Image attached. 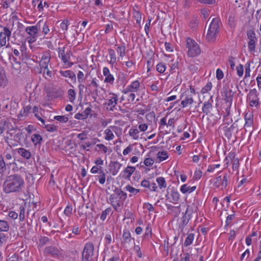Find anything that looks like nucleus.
Masks as SVG:
<instances>
[{
    "label": "nucleus",
    "mask_w": 261,
    "mask_h": 261,
    "mask_svg": "<svg viewBox=\"0 0 261 261\" xmlns=\"http://www.w3.org/2000/svg\"><path fill=\"white\" fill-rule=\"evenodd\" d=\"M24 180L18 174H13L7 177L3 184V190L5 193L19 192L23 188Z\"/></svg>",
    "instance_id": "obj_1"
},
{
    "label": "nucleus",
    "mask_w": 261,
    "mask_h": 261,
    "mask_svg": "<svg viewBox=\"0 0 261 261\" xmlns=\"http://www.w3.org/2000/svg\"><path fill=\"white\" fill-rule=\"evenodd\" d=\"M127 194L119 188H115L113 194L109 198L110 203L115 211L120 212V207L123 205L124 200L126 199Z\"/></svg>",
    "instance_id": "obj_2"
},
{
    "label": "nucleus",
    "mask_w": 261,
    "mask_h": 261,
    "mask_svg": "<svg viewBox=\"0 0 261 261\" xmlns=\"http://www.w3.org/2000/svg\"><path fill=\"white\" fill-rule=\"evenodd\" d=\"M221 24L220 19L219 17L213 18L206 36V39L208 42H213L216 39Z\"/></svg>",
    "instance_id": "obj_3"
},
{
    "label": "nucleus",
    "mask_w": 261,
    "mask_h": 261,
    "mask_svg": "<svg viewBox=\"0 0 261 261\" xmlns=\"http://www.w3.org/2000/svg\"><path fill=\"white\" fill-rule=\"evenodd\" d=\"M188 48L187 55L190 57L197 56L200 54L201 50L198 44L193 39L188 38L186 41Z\"/></svg>",
    "instance_id": "obj_4"
},
{
    "label": "nucleus",
    "mask_w": 261,
    "mask_h": 261,
    "mask_svg": "<svg viewBox=\"0 0 261 261\" xmlns=\"http://www.w3.org/2000/svg\"><path fill=\"white\" fill-rule=\"evenodd\" d=\"M43 253L46 256H51L57 258H62L64 255L62 249L54 246L46 247L43 250Z\"/></svg>",
    "instance_id": "obj_5"
},
{
    "label": "nucleus",
    "mask_w": 261,
    "mask_h": 261,
    "mask_svg": "<svg viewBox=\"0 0 261 261\" xmlns=\"http://www.w3.org/2000/svg\"><path fill=\"white\" fill-rule=\"evenodd\" d=\"M94 245L91 242L87 243L82 252V257L81 261H93L94 254Z\"/></svg>",
    "instance_id": "obj_6"
},
{
    "label": "nucleus",
    "mask_w": 261,
    "mask_h": 261,
    "mask_svg": "<svg viewBox=\"0 0 261 261\" xmlns=\"http://www.w3.org/2000/svg\"><path fill=\"white\" fill-rule=\"evenodd\" d=\"M230 177V175L227 174H225L223 177L221 176H218L214 179L213 186L217 188H220L222 190L225 189Z\"/></svg>",
    "instance_id": "obj_7"
},
{
    "label": "nucleus",
    "mask_w": 261,
    "mask_h": 261,
    "mask_svg": "<svg viewBox=\"0 0 261 261\" xmlns=\"http://www.w3.org/2000/svg\"><path fill=\"white\" fill-rule=\"evenodd\" d=\"M65 47H64L62 49L61 48H59V56L61 58L62 61L66 64H67V67H70L73 64V63L69 62V60L70 58V57L72 56V53L71 51H67L66 53H65Z\"/></svg>",
    "instance_id": "obj_8"
},
{
    "label": "nucleus",
    "mask_w": 261,
    "mask_h": 261,
    "mask_svg": "<svg viewBox=\"0 0 261 261\" xmlns=\"http://www.w3.org/2000/svg\"><path fill=\"white\" fill-rule=\"evenodd\" d=\"M233 94L232 90L229 88L228 86L226 85L223 87V91L222 95L226 103L230 105L231 103Z\"/></svg>",
    "instance_id": "obj_9"
},
{
    "label": "nucleus",
    "mask_w": 261,
    "mask_h": 261,
    "mask_svg": "<svg viewBox=\"0 0 261 261\" xmlns=\"http://www.w3.org/2000/svg\"><path fill=\"white\" fill-rule=\"evenodd\" d=\"M192 212V211L190 210L189 206H188L185 214L181 218V222L179 223V228L181 229V231L183 230L184 227L186 226L189 222Z\"/></svg>",
    "instance_id": "obj_10"
},
{
    "label": "nucleus",
    "mask_w": 261,
    "mask_h": 261,
    "mask_svg": "<svg viewBox=\"0 0 261 261\" xmlns=\"http://www.w3.org/2000/svg\"><path fill=\"white\" fill-rule=\"evenodd\" d=\"M3 32L0 33V48L3 47L6 44V38L9 40L11 35V31L7 27H4Z\"/></svg>",
    "instance_id": "obj_11"
},
{
    "label": "nucleus",
    "mask_w": 261,
    "mask_h": 261,
    "mask_svg": "<svg viewBox=\"0 0 261 261\" xmlns=\"http://www.w3.org/2000/svg\"><path fill=\"white\" fill-rule=\"evenodd\" d=\"M109 166L110 172L113 176H115L118 173L119 170L122 166V164L117 161H111Z\"/></svg>",
    "instance_id": "obj_12"
},
{
    "label": "nucleus",
    "mask_w": 261,
    "mask_h": 261,
    "mask_svg": "<svg viewBox=\"0 0 261 261\" xmlns=\"http://www.w3.org/2000/svg\"><path fill=\"white\" fill-rule=\"evenodd\" d=\"M117 95L116 94L113 93L109 94V99L107 105L110 107V110L111 111H113L114 108L117 103Z\"/></svg>",
    "instance_id": "obj_13"
},
{
    "label": "nucleus",
    "mask_w": 261,
    "mask_h": 261,
    "mask_svg": "<svg viewBox=\"0 0 261 261\" xmlns=\"http://www.w3.org/2000/svg\"><path fill=\"white\" fill-rule=\"evenodd\" d=\"M92 110L90 107L86 108L82 113H79L75 115L74 118L79 120H84L88 118Z\"/></svg>",
    "instance_id": "obj_14"
},
{
    "label": "nucleus",
    "mask_w": 261,
    "mask_h": 261,
    "mask_svg": "<svg viewBox=\"0 0 261 261\" xmlns=\"http://www.w3.org/2000/svg\"><path fill=\"white\" fill-rule=\"evenodd\" d=\"M50 57L49 55H43L41 58V61L40 62V66L41 68H44V73L45 72V70L47 69L48 64L50 62Z\"/></svg>",
    "instance_id": "obj_15"
},
{
    "label": "nucleus",
    "mask_w": 261,
    "mask_h": 261,
    "mask_svg": "<svg viewBox=\"0 0 261 261\" xmlns=\"http://www.w3.org/2000/svg\"><path fill=\"white\" fill-rule=\"evenodd\" d=\"M135 170L136 168L135 167L128 166L123 171V177L125 179H129Z\"/></svg>",
    "instance_id": "obj_16"
},
{
    "label": "nucleus",
    "mask_w": 261,
    "mask_h": 261,
    "mask_svg": "<svg viewBox=\"0 0 261 261\" xmlns=\"http://www.w3.org/2000/svg\"><path fill=\"white\" fill-rule=\"evenodd\" d=\"M60 73L64 77H68L74 82L76 81V75L75 73L71 70L60 71Z\"/></svg>",
    "instance_id": "obj_17"
},
{
    "label": "nucleus",
    "mask_w": 261,
    "mask_h": 261,
    "mask_svg": "<svg viewBox=\"0 0 261 261\" xmlns=\"http://www.w3.org/2000/svg\"><path fill=\"white\" fill-rule=\"evenodd\" d=\"M196 188V186L191 187L190 186H188L187 184H184L181 187L180 190L184 194L186 193H191L195 191Z\"/></svg>",
    "instance_id": "obj_18"
},
{
    "label": "nucleus",
    "mask_w": 261,
    "mask_h": 261,
    "mask_svg": "<svg viewBox=\"0 0 261 261\" xmlns=\"http://www.w3.org/2000/svg\"><path fill=\"white\" fill-rule=\"evenodd\" d=\"M25 32L30 36H37V34L38 32V29L37 25L28 27L25 29Z\"/></svg>",
    "instance_id": "obj_19"
},
{
    "label": "nucleus",
    "mask_w": 261,
    "mask_h": 261,
    "mask_svg": "<svg viewBox=\"0 0 261 261\" xmlns=\"http://www.w3.org/2000/svg\"><path fill=\"white\" fill-rule=\"evenodd\" d=\"M18 153L26 159H29L31 156V152L23 148H20L18 149Z\"/></svg>",
    "instance_id": "obj_20"
},
{
    "label": "nucleus",
    "mask_w": 261,
    "mask_h": 261,
    "mask_svg": "<svg viewBox=\"0 0 261 261\" xmlns=\"http://www.w3.org/2000/svg\"><path fill=\"white\" fill-rule=\"evenodd\" d=\"M9 230V225L7 221L0 220V232H7Z\"/></svg>",
    "instance_id": "obj_21"
},
{
    "label": "nucleus",
    "mask_w": 261,
    "mask_h": 261,
    "mask_svg": "<svg viewBox=\"0 0 261 261\" xmlns=\"http://www.w3.org/2000/svg\"><path fill=\"white\" fill-rule=\"evenodd\" d=\"M31 140L35 145L40 144L42 141V137L38 134H35L32 136Z\"/></svg>",
    "instance_id": "obj_22"
},
{
    "label": "nucleus",
    "mask_w": 261,
    "mask_h": 261,
    "mask_svg": "<svg viewBox=\"0 0 261 261\" xmlns=\"http://www.w3.org/2000/svg\"><path fill=\"white\" fill-rule=\"evenodd\" d=\"M156 181L158 184L160 189L161 190L163 188H166V182L165 178H164L163 177H159L156 178Z\"/></svg>",
    "instance_id": "obj_23"
},
{
    "label": "nucleus",
    "mask_w": 261,
    "mask_h": 261,
    "mask_svg": "<svg viewBox=\"0 0 261 261\" xmlns=\"http://www.w3.org/2000/svg\"><path fill=\"white\" fill-rule=\"evenodd\" d=\"M6 164L4 160V158L2 155H0V174H3L6 170Z\"/></svg>",
    "instance_id": "obj_24"
},
{
    "label": "nucleus",
    "mask_w": 261,
    "mask_h": 261,
    "mask_svg": "<svg viewBox=\"0 0 261 261\" xmlns=\"http://www.w3.org/2000/svg\"><path fill=\"white\" fill-rule=\"evenodd\" d=\"M168 157L167 152L166 151H159L157 153V159L159 162L166 160Z\"/></svg>",
    "instance_id": "obj_25"
},
{
    "label": "nucleus",
    "mask_w": 261,
    "mask_h": 261,
    "mask_svg": "<svg viewBox=\"0 0 261 261\" xmlns=\"http://www.w3.org/2000/svg\"><path fill=\"white\" fill-rule=\"evenodd\" d=\"M3 157L4 158L5 162L8 167L14 163L15 160L13 159L10 153H7Z\"/></svg>",
    "instance_id": "obj_26"
},
{
    "label": "nucleus",
    "mask_w": 261,
    "mask_h": 261,
    "mask_svg": "<svg viewBox=\"0 0 261 261\" xmlns=\"http://www.w3.org/2000/svg\"><path fill=\"white\" fill-rule=\"evenodd\" d=\"M212 108V105L209 101H206L204 103L202 107V112L206 115H207L210 112L211 109Z\"/></svg>",
    "instance_id": "obj_27"
},
{
    "label": "nucleus",
    "mask_w": 261,
    "mask_h": 261,
    "mask_svg": "<svg viewBox=\"0 0 261 261\" xmlns=\"http://www.w3.org/2000/svg\"><path fill=\"white\" fill-rule=\"evenodd\" d=\"M109 55L110 57V60L109 61L110 63L113 65L114 63L116 61V57L115 55V52L113 49H109L108 50Z\"/></svg>",
    "instance_id": "obj_28"
},
{
    "label": "nucleus",
    "mask_w": 261,
    "mask_h": 261,
    "mask_svg": "<svg viewBox=\"0 0 261 261\" xmlns=\"http://www.w3.org/2000/svg\"><path fill=\"white\" fill-rule=\"evenodd\" d=\"M194 233H190L188 235L186 239V240L184 242V246L185 247H187L190 245L194 240Z\"/></svg>",
    "instance_id": "obj_29"
},
{
    "label": "nucleus",
    "mask_w": 261,
    "mask_h": 261,
    "mask_svg": "<svg viewBox=\"0 0 261 261\" xmlns=\"http://www.w3.org/2000/svg\"><path fill=\"white\" fill-rule=\"evenodd\" d=\"M258 94L257 93L256 89H253L250 90L249 93L247 96V99H251L252 98H256L258 97Z\"/></svg>",
    "instance_id": "obj_30"
},
{
    "label": "nucleus",
    "mask_w": 261,
    "mask_h": 261,
    "mask_svg": "<svg viewBox=\"0 0 261 261\" xmlns=\"http://www.w3.org/2000/svg\"><path fill=\"white\" fill-rule=\"evenodd\" d=\"M8 83V80L5 74V72L0 74V87H5Z\"/></svg>",
    "instance_id": "obj_31"
},
{
    "label": "nucleus",
    "mask_w": 261,
    "mask_h": 261,
    "mask_svg": "<svg viewBox=\"0 0 261 261\" xmlns=\"http://www.w3.org/2000/svg\"><path fill=\"white\" fill-rule=\"evenodd\" d=\"M194 100L192 97L186 96L184 100H182L181 104L182 107H186L188 105H191L193 102Z\"/></svg>",
    "instance_id": "obj_32"
},
{
    "label": "nucleus",
    "mask_w": 261,
    "mask_h": 261,
    "mask_svg": "<svg viewBox=\"0 0 261 261\" xmlns=\"http://www.w3.org/2000/svg\"><path fill=\"white\" fill-rule=\"evenodd\" d=\"M171 196L173 203L177 202L179 199V194L177 191L172 190L171 191Z\"/></svg>",
    "instance_id": "obj_33"
},
{
    "label": "nucleus",
    "mask_w": 261,
    "mask_h": 261,
    "mask_svg": "<svg viewBox=\"0 0 261 261\" xmlns=\"http://www.w3.org/2000/svg\"><path fill=\"white\" fill-rule=\"evenodd\" d=\"M257 40H249L248 43V49L249 51L252 52L254 51L255 49V44Z\"/></svg>",
    "instance_id": "obj_34"
},
{
    "label": "nucleus",
    "mask_w": 261,
    "mask_h": 261,
    "mask_svg": "<svg viewBox=\"0 0 261 261\" xmlns=\"http://www.w3.org/2000/svg\"><path fill=\"white\" fill-rule=\"evenodd\" d=\"M105 134H106V137H105V139L106 140H107L108 141H110V140H113L114 139V135L113 134V133H112V132L111 131V129H107L105 131Z\"/></svg>",
    "instance_id": "obj_35"
},
{
    "label": "nucleus",
    "mask_w": 261,
    "mask_h": 261,
    "mask_svg": "<svg viewBox=\"0 0 261 261\" xmlns=\"http://www.w3.org/2000/svg\"><path fill=\"white\" fill-rule=\"evenodd\" d=\"M125 189L126 191H128L129 193L134 195H136L138 193L140 192L139 189L134 188L129 185H127L125 187Z\"/></svg>",
    "instance_id": "obj_36"
},
{
    "label": "nucleus",
    "mask_w": 261,
    "mask_h": 261,
    "mask_svg": "<svg viewBox=\"0 0 261 261\" xmlns=\"http://www.w3.org/2000/svg\"><path fill=\"white\" fill-rule=\"evenodd\" d=\"M130 88H131L134 92H136L138 90L140 87V83L138 80L133 82L129 85Z\"/></svg>",
    "instance_id": "obj_37"
},
{
    "label": "nucleus",
    "mask_w": 261,
    "mask_h": 261,
    "mask_svg": "<svg viewBox=\"0 0 261 261\" xmlns=\"http://www.w3.org/2000/svg\"><path fill=\"white\" fill-rule=\"evenodd\" d=\"M99 175L98 176L99 182L100 184H104L106 181V174L102 170H100Z\"/></svg>",
    "instance_id": "obj_38"
},
{
    "label": "nucleus",
    "mask_w": 261,
    "mask_h": 261,
    "mask_svg": "<svg viewBox=\"0 0 261 261\" xmlns=\"http://www.w3.org/2000/svg\"><path fill=\"white\" fill-rule=\"evenodd\" d=\"M139 133L137 128H132L129 132V135L132 137L135 140H137L139 138L138 134Z\"/></svg>",
    "instance_id": "obj_39"
},
{
    "label": "nucleus",
    "mask_w": 261,
    "mask_h": 261,
    "mask_svg": "<svg viewBox=\"0 0 261 261\" xmlns=\"http://www.w3.org/2000/svg\"><path fill=\"white\" fill-rule=\"evenodd\" d=\"M112 212L111 207L106 208L105 211L102 212V214L100 217V218L102 220H105L106 219L107 216Z\"/></svg>",
    "instance_id": "obj_40"
},
{
    "label": "nucleus",
    "mask_w": 261,
    "mask_h": 261,
    "mask_svg": "<svg viewBox=\"0 0 261 261\" xmlns=\"http://www.w3.org/2000/svg\"><path fill=\"white\" fill-rule=\"evenodd\" d=\"M25 218V209L23 206H20L19 207V219L20 221H23Z\"/></svg>",
    "instance_id": "obj_41"
},
{
    "label": "nucleus",
    "mask_w": 261,
    "mask_h": 261,
    "mask_svg": "<svg viewBox=\"0 0 261 261\" xmlns=\"http://www.w3.org/2000/svg\"><path fill=\"white\" fill-rule=\"evenodd\" d=\"M117 51L121 57H123L125 55V47L123 45L117 47Z\"/></svg>",
    "instance_id": "obj_42"
},
{
    "label": "nucleus",
    "mask_w": 261,
    "mask_h": 261,
    "mask_svg": "<svg viewBox=\"0 0 261 261\" xmlns=\"http://www.w3.org/2000/svg\"><path fill=\"white\" fill-rule=\"evenodd\" d=\"M54 119L61 123H65L68 120V117L66 116H56Z\"/></svg>",
    "instance_id": "obj_43"
},
{
    "label": "nucleus",
    "mask_w": 261,
    "mask_h": 261,
    "mask_svg": "<svg viewBox=\"0 0 261 261\" xmlns=\"http://www.w3.org/2000/svg\"><path fill=\"white\" fill-rule=\"evenodd\" d=\"M212 87V84L211 82H208L207 83V84L202 88L201 89V93L204 94L205 93L208 91H210Z\"/></svg>",
    "instance_id": "obj_44"
},
{
    "label": "nucleus",
    "mask_w": 261,
    "mask_h": 261,
    "mask_svg": "<svg viewBox=\"0 0 261 261\" xmlns=\"http://www.w3.org/2000/svg\"><path fill=\"white\" fill-rule=\"evenodd\" d=\"M224 132L225 136L228 139H230L232 136L231 132L232 131L229 127L225 126L224 127Z\"/></svg>",
    "instance_id": "obj_45"
},
{
    "label": "nucleus",
    "mask_w": 261,
    "mask_h": 261,
    "mask_svg": "<svg viewBox=\"0 0 261 261\" xmlns=\"http://www.w3.org/2000/svg\"><path fill=\"white\" fill-rule=\"evenodd\" d=\"M68 94L70 101L73 102L75 97V92L74 90L71 89H69L68 91Z\"/></svg>",
    "instance_id": "obj_46"
},
{
    "label": "nucleus",
    "mask_w": 261,
    "mask_h": 261,
    "mask_svg": "<svg viewBox=\"0 0 261 261\" xmlns=\"http://www.w3.org/2000/svg\"><path fill=\"white\" fill-rule=\"evenodd\" d=\"M247 35L248 39L249 40H257V38L255 36V34L252 30H250L247 31Z\"/></svg>",
    "instance_id": "obj_47"
},
{
    "label": "nucleus",
    "mask_w": 261,
    "mask_h": 261,
    "mask_svg": "<svg viewBox=\"0 0 261 261\" xmlns=\"http://www.w3.org/2000/svg\"><path fill=\"white\" fill-rule=\"evenodd\" d=\"M250 101L249 106L253 107L254 106L257 107L259 104V98H252L251 99H247Z\"/></svg>",
    "instance_id": "obj_48"
},
{
    "label": "nucleus",
    "mask_w": 261,
    "mask_h": 261,
    "mask_svg": "<svg viewBox=\"0 0 261 261\" xmlns=\"http://www.w3.org/2000/svg\"><path fill=\"white\" fill-rule=\"evenodd\" d=\"M44 125L45 128L48 132H54L57 130V127L54 124H45Z\"/></svg>",
    "instance_id": "obj_49"
},
{
    "label": "nucleus",
    "mask_w": 261,
    "mask_h": 261,
    "mask_svg": "<svg viewBox=\"0 0 261 261\" xmlns=\"http://www.w3.org/2000/svg\"><path fill=\"white\" fill-rule=\"evenodd\" d=\"M122 237L126 242H129L130 241V234L128 230H125L123 232Z\"/></svg>",
    "instance_id": "obj_50"
},
{
    "label": "nucleus",
    "mask_w": 261,
    "mask_h": 261,
    "mask_svg": "<svg viewBox=\"0 0 261 261\" xmlns=\"http://www.w3.org/2000/svg\"><path fill=\"white\" fill-rule=\"evenodd\" d=\"M134 17L136 19V22L138 24H140L141 21V14L139 12L135 11L133 13Z\"/></svg>",
    "instance_id": "obj_51"
},
{
    "label": "nucleus",
    "mask_w": 261,
    "mask_h": 261,
    "mask_svg": "<svg viewBox=\"0 0 261 261\" xmlns=\"http://www.w3.org/2000/svg\"><path fill=\"white\" fill-rule=\"evenodd\" d=\"M49 241V239L48 237H41L39 239V245L43 246L47 244Z\"/></svg>",
    "instance_id": "obj_52"
},
{
    "label": "nucleus",
    "mask_w": 261,
    "mask_h": 261,
    "mask_svg": "<svg viewBox=\"0 0 261 261\" xmlns=\"http://www.w3.org/2000/svg\"><path fill=\"white\" fill-rule=\"evenodd\" d=\"M112 238L114 239V235L113 233L107 234L105 238L106 244H110L112 242Z\"/></svg>",
    "instance_id": "obj_53"
},
{
    "label": "nucleus",
    "mask_w": 261,
    "mask_h": 261,
    "mask_svg": "<svg viewBox=\"0 0 261 261\" xmlns=\"http://www.w3.org/2000/svg\"><path fill=\"white\" fill-rule=\"evenodd\" d=\"M166 69V66L164 64L162 63H159L156 65V70L158 72L160 73H163Z\"/></svg>",
    "instance_id": "obj_54"
},
{
    "label": "nucleus",
    "mask_w": 261,
    "mask_h": 261,
    "mask_svg": "<svg viewBox=\"0 0 261 261\" xmlns=\"http://www.w3.org/2000/svg\"><path fill=\"white\" fill-rule=\"evenodd\" d=\"M69 25L68 20H64L62 21L60 24L61 28L63 31H67Z\"/></svg>",
    "instance_id": "obj_55"
},
{
    "label": "nucleus",
    "mask_w": 261,
    "mask_h": 261,
    "mask_svg": "<svg viewBox=\"0 0 261 261\" xmlns=\"http://www.w3.org/2000/svg\"><path fill=\"white\" fill-rule=\"evenodd\" d=\"M236 69L238 75L239 76H242L244 73V68L243 65L240 64L237 67Z\"/></svg>",
    "instance_id": "obj_56"
},
{
    "label": "nucleus",
    "mask_w": 261,
    "mask_h": 261,
    "mask_svg": "<svg viewBox=\"0 0 261 261\" xmlns=\"http://www.w3.org/2000/svg\"><path fill=\"white\" fill-rule=\"evenodd\" d=\"M153 163H154L153 160L152 159L149 158L145 159L144 161V164H145V166H146L147 167L151 166V165H153Z\"/></svg>",
    "instance_id": "obj_57"
},
{
    "label": "nucleus",
    "mask_w": 261,
    "mask_h": 261,
    "mask_svg": "<svg viewBox=\"0 0 261 261\" xmlns=\"http://www.w3.org/2000/svg\"><path fill=\"white\" fill-rule=\"evenodd\" d=\"M141 185L144 187L147 188L151 191V182L147 180H143L141 184Z\"/></svg>",
    "instance_id": "obj_58"
},
{
    "label": "nucleus",
    "mask_w": 261,
    "mask_h": 261,
    "mask_svg": "<svg viewBox=\"0 0 261 261\" xmlns=\"http://www.w3.org/2000/svg\"><path fill=\"white\" fill-rule=\"evenodd\" d=\"M72 207L71 205H68L64 210V213L67 216H69L72 214Z\"/></svg>",
    "instance_id": "obj_59"
},
{
    "label": "nucleus",
    "mask_w": 261,
    "mask_h": 261,
    "mask_svg": "<svg viewBox=\"0 0 261 261\" xmlns=\"http://www.w3.org/2000/svg\"><path fill=\"white\" fill-rule=\"evenodd\" d=\"M100 170H102V168L101 166L99 167L98 166H94L91 169V172L93 174L99 173Z\"/></svg>",
    "instance_id": "obj_60"
},
{
    "label": "nucleus",
    "mask_w": 261,
    "mask_h": 261,
    "mask_svg": "<svg viewBox=\"0 0 261 261\" xmlns=\"http://www.w3.org/2000/svg\"><path fill=\"white\" fill-rule=\"evenodd\" d=\"M224 74L222 70L218 68L216 71V77L218 80H221L223 78Z\"/></svg>",
    "instance_id": "obj_61"
},
{
    "label": "nucleus",
    "mask_w": 261,
    "mask_h": 261,
    "mask_svg": "<svg viewBox=\"0 0 261 261\" xmlns=\"http://www.w3.org/2000/svg\"><path fill=\"white\" fill-rule=\"evenodd\" d=\"M114 81V77L111 74L106 76L105 82L106 83H113Z\"/></svg>",
    "instance_id": "obj_62"
},
{
    "label": "nucleus",
    "mask_w": 261,
    "mask_h": 261,
    "mask_svg": "<svg viewBox=\"0 0 261 261\" xmlns=\"http://www.w3.org/2000/svg\"><path fill=\"white\" fill-rule=\"evenodd\" d=\"M7 261H19L18 255L16 254H13L11 256H9Z\"/></svg>",
    "instance_id": "obj_63"
},
{
    "label": "nucleus",
    "mask_w": 261,
    "mask_h": 261,
    "mask_svg": "<svg viewBox=\"0 0 261 261\" xmlns=\"http://www.w3.org/2000/svg\"><path fill=\"white\" fill-rule=\"evenodd\" d=\"M202 176V172L200 170H196L194 173V179L195 180L199 179Z\"/></svg>",
    "instance_id": "obj_64"
}]
</instances>
